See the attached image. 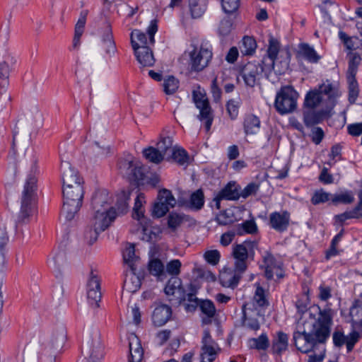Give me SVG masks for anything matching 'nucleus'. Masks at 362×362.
I'll return each mask as SVG.
<instances>
[{
  "instance_id": "nucleus-1",
  "label": "nucleus",
  "mask_w": 362,
  "mask_h": 362,
  "mask_svg": "<svg viewBox=\"0 0 362 362\" xmlns=\"http://www.w3.org/2000/svg\"><path fill=\"white\" fill-rule=\"evenodd\" d=\"M339 96L337 87L328 80L319 86L317 89L308 92L305 98L307 108L303 112L305 124L313 127L329 116Z\"/></svg>"
},
{
  "instance_id": "nucleus-2",
  "label": "nucleus",
  "mask_w": 362,
  "mask_h": 362,
  "mask_svg": "<svg viewBox=\"0 0 362 362\" xmlns=\"http://www.w3.org/2000/svg\"><path fill=\"white\" fill-rule=\"evenodd\" d=\"M333 315V310L327 308L320 310L317 320L310 318V321L303 322V329L300 327V322H298V330L293 337L296 348L301 352L308 353L317 343H323L329 336Z\"/></svg>"
},
{
  "instance_id": "nucleus-3",
  "label": "nucleus",
  "mask_w": 362,
  "mask_h": 362,
  "mask_svg": "<svg viewBox=\"0 0 362 362\" xmlns=\"http://www.w3.org/2000/svg\"><path fill=\"white\" fill-rule=\"evenodd\" d=\"M37 173L38 168L37 162L36 160H33L22 191L19 213V218L22 221L28 218L33 213L35 207L37 202Z\"/></svg>"
},
{
  "instance_id": "nucleus-4",
  "label": "nucleus",
  "mask_w": 362,
  "mask_h": 362,
  "mask_svg": "<svg viewBox=\"0 0 362 362\" xmlns=\"http://www.w3.org/2000/svg\"><path fill=\"white\" fill-rule=\"evenodd\" d=\"M64 204L61 216L66 221H71L82 206L83 188L82 185H75L74 187L63 189Z\"/></svg>"
},
{
  "instance_id": "nucleus-5",
  "label": "nucleus",
  "mask_w": 362,
  "mask_h": 362,
  "mask_svg": "<svg viewBox=\"0 0 362 362\" xmlns=\"http://www.w3.org/2000/svg\"><path fill=\"white\" fill-rule=\"evenodd\" d=\"M81 354V362H100L102 361L104 357V351L98 330H94L86 337Z\"/></svg>"
},
{
  "instance_id": "nucleus-6",
  "label": "nucleus",
  "mask_w": 362,
  "mask_h": 362,
  "mask_svg": "<svg viewBox=\"0 0 362 362\" xmlns=\"http://www.w3.org/2000/svg\"><path fill=\"white\" fill-rule=\"evenodd\" d=\"M298 93L292 86L282 87L276 93L274 106L281 115L292 112L297 105Z\"/></svg>"
},
{
  "instance_id": "nucleus-7",
  "label": "nucleus",
  "mask_w": 362,
  "mask_h": 362,
  "mask_svg": "<svg viewBox=\"0 0 362 362\" xmlns=\"http://www.w3.org/2000/svg\"><path fill=\"white\" fill-rule=\"evenodd\" d=\"M118 170L130 182H139L144 179V174L140 163L131 155L119 159Z\"/></svg>"
},
{
  "instance_id": "nucleus-8",
  "label": "nucleus",
  "mask_w": 362,
  "mask_h": 362,
  "mask_svg": "<svg viewBox=\"0 0 362 362\" xmlns=\"http://www.w3.org/2000/svg\"><path fill=\"white\" fill-rule=\"evenodd\" d=\"M264 72L268 73L262 62H249L242 67L240 75L245 85L252 88L259 84Z\"/></svg>"
},
{
  "instance_id": "nucleus-9",
  "label": "nucleus",
  "mask_w": 362,
  "mask_h": 362,
  "mask_svg": "<svg viewBox=\"0 0 362 362\" xmlns=\"http://www.w3.org/2000/svg\"><path fill=\"white\" fill-rule=\"evenodd\" d=\"M243 320V326L250 331L256 332L264 320V311L257 308L253 304H244L242 308Z\"/></svg>"
},
{
  "instance_id": "nucleus-10",
  "label": "nucleus",
  "mask_w": 362,
  "mask_h": 362,
  "mask_svg": "<svg viewBox=\"0 0 362 362\" xmlns=\"http://www.w3.org/2000/svg\"><path fill=\"white\" fill-rule=\"evenodd\" d=\"M211 49L206 45L194 47L189 52V65L192 70L195 71H202L206 67L212 58Z\"/></svg>"
},
{
  "instance_id": "nucleus-11",
  "label": "nucleus",
  "mask_w": 362,
  "mask_h": 362,
  "mask_svg": "<svg viewBox=\"0 0 362 362\" xmlns=\"http://www.w3.org/2000/svg\"><path fill=\"white\" fill-rule=\"evenodd\" d=\"M176 199L172 192L166 189L159 191L157 202L153 206L152 215L156 218L163 217L176 204Z\"/></svg>"
},
{
  "instance_id": "nucleus-12",
  "label": "nucleus",
  "mask_w": 362,
  "mask_h": 362,
  "mask_svg": "<svg viewBox=\"0 0 362 362\" xmlns=\"http://www.w3.org/2000/svg\"><path fill=\"white\" fill-rule=\"evenodd\" d=\"M193 100L197 108L199 110V119L205 122L206 129L209 131L211 129L214 116L206 95L199 91H193Z\"/></svg>"
},
{
  "instance_id": "nucleus-13",
  "label": "nucleus",
  "mask_w": 362,
  "mask_h": 362,
  "mask_svg": "<svg viewBox=\"0 0 362 362\" xmlns=\"http://www.w3.org/2000/svg\"><path fill=\"white\" fill-rule=\"evenodd\" d=\"M156 21H152L148 28V36L139 30H134L131 33V43L134 51L143 47H148L150 44L154 43V35L157 31Z\"/></svg>"
},
{
  "instance_id": "nucleus-14",
  "label": "nucleus",
  "mask_w": 362,
  "mask_h": 362,
  "mask_svg": "<svg viewBox=\"0 0 362 362\" xmlns=\"http://www.w3.org/2000/svg\"><path fill=\"white\" fill-rule=\"evenodd\" d=\"M87 299L90 306L96 308L101 299L100 279L97 272L91 271L87 282Z\"/></svg>"
},
{
  "instance_id": "nucleus-15",
  "label": "nucleus",
  "mask_w": 362,
  "mask_h": 362,
  "mask_svg": "<svg viewBox=\"0 0 362 362\" xmlns=\"http://www.w3.org/2000/svg\"><path fill=\"white\" fill-rule=\"evenodd\" d=\"M47 264L57 277L62 276L68 269L66 251L61 247L54 250L47 259Z\"/></svg>"
},
{
  "instance_id": "nucleus-16",
  "label": "nucleus",
  "mask_w": 362,
  "mask_h": 362,
  "mask_svg": "<svg viewBox=\"0 0 362 362\" xmlns=\"http://www.w3.org/2000/svg\"><path fill=\"white\" fill-rule=\"evenodd\" d=\"M281 266V262L276 261L270 252H264L262 256V264H260V267L264 269L267 279H273L274 276L278 279H281L284 276Z\"/></svg>"
},
{
  "instance_id": "nucleus-17",
  "label": "nucleus",
  "mask_w": 362,
  "mask_h": 362,
  "mask_svg": "<svg viewBox=\"0 0 362 362\" xmlns=\"http://www.w3.org/2000/svg\"><path fill=\"white\" fill-rule=\"evenodd\" d=\"M201 350V362H212L215 360L218 351V344L212 339L209 330L204 331Z\"/></svg>"
},
{
  "instance_id": "nucleus-18",
  "label": "nucleus",
  "mask_w": 362,
  "mask_h": 362,
  "mask_svg": "<svg viewBox=\"0 0 362 362\" xmlns=\"http://www.w3.org/2000/svg\"><path fill=\"white\" fill-rule=\"evenodd\" d=\"M164 292L170 300H175L177 303H181L186 299L182 280L177 276H173L168 281L164 288Z\"/></svg>"
},
{
  "instance_id": "nucleus-19",
  "label": "nucleus",
  "mask_w": 362,
  "mask_h": 362,
  "mask_svg": "<svg viewBox=\"0 0 362 362\" xmlns=\"http://www.w3.org/2000/svg\"><path fill=\"white\" fill-rule=\"evenodd\" d=\"M115 218V210L107 211L103 209V211H93L90 224L91 227L96 228V230L103 232L110 226Z\"/></svg>"
},
{
  "instance_id": "nucleus-20",
  "label": "nucleus",
  "mask_w": 362,
  "mask_h": 362,
  "mask_svg": "<svg viewBox=\"0 0 362 362\" xmlns=\"http://www.w3.org/2000/svg\"><path fill=\"white\" fill-rule=\"evenodd\" d=\"M62 173L63 189L71 187L75 185H82V180L78 176V172L71 167L68 161H62L61 164Z\"/></svg>"
},
{
  "instance_id": "nucleus-21",
  "label": "nucleus",
  "mask_w": 362,
  "mask_h": 362,
  "mask_svg": "<svg viewBox=\"0 0 362 362\" xmlns=\"http://www.w3.org/2000/svg\"><path fill=\"white\" fill-rule=\"evenodd\" d=\"M290 54L287 51H282L274 59L269 62L264 66L266 71L270 72L274 70L278 74H282L288 69Z\"/></svg>"
},
{
  "instance_id": "nucleus-22",
  "label": "nucleus",
  "mask_w": 362,
  "mask_h": 362,
  "mask_svg": "<svg viewBox=\"0 0 362 362\" xmlns=\"http://www.w3.org/2000/svg\"><path fill=\"white\" fill-rule=\"evenodd\" d=\"M15 62L16 60L9 53H6L0 59V94H2L8 86L10 67Z\"/></svg>"
},
{
  "instance_id": "nucleus-23",
  "label": "nucleus",
  "mask_w": 362,
  "mask_h": 362,
  "mask_svg": "<svg viewBox=\"0 0 362 362\" xmlns=\"http://www.w3.org/2000/svg\"><path fill=\"white\" fill-rule=\"evenodd\" d=\"M257 244L255 241H245L233 247V254L235 259H247L253 257Z\"/></svg>"
},
{
  "instance_id": "nucleus-24",
  "label": "nucleus",
  "mask_w": 362,
  "mask_h": 362,
  "mask_svg": "<svg viewBox=\"0 0 362 362\" xmlns=\"http://www.w3.org/2000/svg\"><path fill=\"white\" fill-rule=\"evenodd\" d=\"M91 206L93 211H103V209L107 211L115 210L110 206L108 193L106 190H98L92 197Z\"/></svg>"
},
{
  "instance_id": "nucleus-25",
  "label": "nucleus",
  "mask_w": 362,
  "mask_h": 362,
  "mask_svg": "<svg viewBox=\"0 0 362 362\" xmlns=\"http://www.w3.org/2000/svg\"><path fill=\"white\" fill-rule=\"evenodd\" d=\"M290 221V215L286 211L274 212L269 216V223L278 232L285 231Z\"/></svg>"
},
{
  "instance_id": "nucleus-26",
  "label": "nucleus",
  "mask_w": 362,
  "mask_h": 362,
  "mask_svg": "<svg viewBox=\"0 0 362 362\" xmlns=\"http://www.w3.org/2000/svg\"><path fill=\"white\" fill-rule=\"evenodd\" d=\"M172 315L171 308L165 304H158L152 314V320L155 325L163 326L170 318Z\"/></svg>"
},
{
  "instance_id": "nucleus-27",
  "label": "nucleus",
  "mask_w": 362,
  "mask_h": 362,
  "mask_svg": "<svg viewBox=\"0 0 362 362\" xmlns=\"http://www.w3.org/2000/svg\"><path fill=\"white\" fill-rule=\"evenodd\" d=\"M66 340V332L65 328L62 327L52 333L47 342V346L53 351H60L62 349Z\"/></svg>"
},
{
  "instance_id": "nucleus-28",
  "label": "nucleus",
  "mask_w": 362,
  "mask_h": 362,
  "mask_svg": "<svg viewBox=\"0 0 362 362\" xmlns=\"http://www.w3.org/2000/svg\"><path fill=\"white\" fill-rule=\"evenodd\" d=\"M128 339L130 352L129 361L141 362L144 356V350L139 337L134 334H130Z\"/></svg>"
},
{
  "instance_id": "nucleus-29",
  "label": "nucleus",
  "mask_w": 362,
  "mask_h": 362,
  "mask_svg": "<svg viewBox=\"0 0 362 362\" xmlns=\"http://www.w3.org/2000/svg\"><path fill=\"white\" fill-rule=\"evenodd\" d=\"M288 346V335L282 331L276 332L272 341V351L274 354L281 355Z\"/></svg>"
},
{
  "instance_id": "nucleus-30",
  "label": "nucleus",
  "mask_w": 362,
  "mask_h": 362,
  "mask_svg": "<svg viewBox=\"0 0 362 362\" xmlns=\"http://www.w3.org/2000/svg\"><path fill=\"white\" fill-rule=\"evenodd\" d=\"M142 227V240L147 242L156 241L159 235L161 233V230L159 227L153 226L149 220L145 219L139 222Z\"/></svg>"
},
{
  "instance_id": "nucleus-31",
  "label": "nucleus",
  "mask_w": 362,
  "mask_h": 362,
  "mask_svg": "<svg viewBox=\"0 0 362 362\" xmlns=\"http://www.w3.org/2000/svg\"><path fill=\"white\" fill-rule=\"evenodd\" d=\"M137 61L142 66H151L155 63L152 51L148 47H143L134 51Z\"/></svg>"
},
{
  "instance_id": "nucleus-32",
  "label": "nucleus",
  "mask_w": 362,
  "mask_h": 362,
  "mask_svg": "<svg viewBox=\"0 0 362 362\" xmlns=\"http://www.w3.org/2000/svg\"><path fill=\"white\" fill-rule=\"evenodd\" d=\"M101 40L107 54L110 57L114 55L116 52V46L110 25H107L105 32L103 33Z\"/></svg>"
},
{
  "instance_id": "nucleus-33",
  "label": "nucleus",
  "mask_w": 362,
  "mask_h": 362,
  "mask_svg": "<svg viewBox=\"0 0 362 362\" xmlns=\"http://www.w3.org/2000/svg\"><path fill=\"white\" fill-rule=\"evenodd\" d=\"M339 37L344 45L348 52H354V50L358 49L362 45V42L358 37L356 36H349L343 31L339 32Z\"/></svg>"
},
{
  "instance_id": "nucleus-34",
  "label": "nucleus",
  "mask_w": 362,
  "mask_h": 362,
  "mask_svg": "<svg viewBox=\"0 0 362 362\" xmlns=\"http://www.w3.org/2000/svg\"><path fill=\"white\" fill-rule=\"evenodd\" d=\"M146 204V198L144 194L139 193L136 195L133 208L132 216L139 222L146 219L144 217V204Z\"/></svg>"
},
{
  "instance_id": "nucleus-35",
  "label": "nucleus",
  "mask_w": 362,
  "mask_h": 362,
  "mask_svg": "<svg viewBox=\"0 0 362 362\" xmlns=\"http://www.w3.org/2000/svg\"><path fill=\"white\" fill-rule=\"evenodd\" d=\"M218 193L219 197L226 200H237L240 197L238 185L235 182H229Z\"/></svg>"
},
{
  "instance_id": "nucleus-36",
  "label": "nucleus",
  "mask_w": 362,
  "mask_h": 362,
  "mask_svg": "<svg viewBox=\"0 0 362 362\" xmlns=\"http://www.w3.org/2000/svg\"><path fill=\"white\" fill-rule=\"evenodd\" d=\"M148 271L150 274L157 278L159 281H163L166 274L163 262L158 259H153L148 263Z\"/></svg>"
},
{
  "instance_id": "nucleus-37",
  "label": "nucleus",
  "mask_w": 362,
  "mask_h": 362,
  "mask_svg": "<svg viewBox=\"0 0 362 362\" xmlns=\"http://www.w3.org/2000/svg\"><path fill=\"white\" fill-rule=\"evenodd\" d=\"M173 139L171 137L167 136L162 138L156 144V148L162 155L163 159L170 158V153L173 149Z\"/></svg>"
},
{
  "instance_id": "nucleus-38",
  "label": "nucleus",
  "mask_w": 362,
  "mask_h": 362,
  "mask_svg": "<svg viewBox=\"0 0 362 362\" xmlns=\"http://www.w3.org/2000/svg\"><path fill=\"white\" fill-rule=\"evenodd\" d=\"M27 122L32 126L39 127L42 124L43 116L37 106L31 107L26 114Z\"/></svg>"
},
{
  "instance_id": "nucleus-39",
  "label": "nucleus",
  "mask_w": 362,
  "mask_h": 362,
  "mask_svg": "<svg viewBox=\"0 0 362 362\" xmlns=\"http://www.w3.org/2000/svg\"><path fill=\"white\" fill-rule=\"evenodd\" d=\"M130 194V190H122L117 194L115 205L119 213L124 214L128 211Z\"/></svg>"
},
{
  "instance_id": "nucleus-40",
  "label": "nucleus",
  "mask_w": 362,
  "mask_h": 362,
  "mask_svg": "<svg viewBox=\"0 0 362 362\" xmlns=\"http://www.w3.org/2000/svg\"><path fill=\"white\" fill-rule=\"evenodd\" d=\"M139 257L135 254V248L133 244H127L123 251V259L124 262L128 264L132 272L136 269L134 264L138 260Z\"/></svg>"
},
{
  "instance_id": "nucleus-41",
  "label": "nucleus",
  "mask_w": 362,
  "mask_h": 362,
  "mask_svg": "<svg viewBox=\"0 0 362 362\" xmlns=\"http://www.w3.org/2000/svg\"><path fill=\"white\" fill-rule=\"evenodd\" d=\"M245 304H253L257 308H262L264 311V307L268 305V302L265 297L264 290L259 284H256V291L252 300Z\"/></svg>"
},
{
  "instance_id": "nucleus-42",
  "label": "nucleus",
  "mask_w": 362,
  "mask_h": 362,
  "mask_svg": "<svg viewBox=\"0 0 362 362\" xmlns=\"http://www.w3.org/2000/svg\"><path fill=\"white\" fill-rule=\"evenodd\" d=\"M260 128L259 118L253 115H248L244 121V129L246 134H255Z\"/></svg>"
},
{
  "instance_id": "nucleus-43",
  "label": "nucleus",
  "mask_w": 362,
  "mask_h": 362,
  "mask_svg": "<svg viewBox=\"0 0 362 362\" xmlns=\"http://www.w3.org/2000/svg\"><path fill=\"white\" fill-rule=\"evenodd\" d=\"M300 54L310 63H317L320 57L315 52L314 48L308 44H301L299 47Z\"/></svg>"
},
{
  "instance_id": "nucleus-44",
  "label": "nucleus",
  "mask_w": 362,
  "mask_h": 362,
  "mask_svg": "<svg viewBox=\"0 0 362 362\" xmlns=\"http://www.w3.org/2000/svg\"><path fill=\"white\" fill-rule=\"evenodd\" d=\"M279 42L273 37H270L269 40V47L267 49V55L262 59V64L264 65L269 62L275 59L279 55Z\"/></svg>"
},
{
  "instance_id": "nucleus-45",
  "label": "nucleus",
  "mask_w": 362,
  "mask_h": 362,
  "mask_svg": "<svg viewBox=\"0 0 362 362\" xmlns=\"http://www.w3.org/2000/svg\"><path fill=\"white\" fill-rule=\"evenodd\" d=\"M247 344L250 349L266 350L269 346V341L267 334L262 333L257 338L250 339L247 341Z\"/></svg>"
},
{
  "instance_id": "nucleus-46",
  "label": "nucleus",
  "mask_w": 362,
  "mask_h": 362,
  "mask_svg": "<svg viewBox=\"0 0 362 362\" xmlns=\"http://www.w3.org/2000/svg\"><path fill=\"white\" fill-rule=\"evenodd\" d=\"M347 57L349 59V67L346 76H356L358 71V67L361 62V57L360 54L356 52H348Z\"/></svg>"
},
{
  "instance_id": "nucleus-47",
  "label": "nucleus",
  "mask_w": 362,
  "mask_h": 362,
  "mask_svg": "<svg viewBox=\"0 0 362 362\" xmlns=\"http://www.w3.org/2000/svg\"><path fill=\"white\" fill-rule=\"evenodd\" d=\"M346 80L349 88V101L350 103L353 104L356 102L358 96V84L356 79V76H346Z\"/></svg>"
},
{
  "instance_id": "nucleus-48",
  "label": "nucleus",
  "mask_w": 362,
  "mask_h": 362,
  "mask_svg": "<svg viewBox=\"0 0 362 362\" xmlns=\"http://www.w3.org/2000/svg\"><path fill=\"white\" fill-rule=\"evenodd\" d=\"M189 11L193 18L202 17L206 11L204 0H189Z\"/></svg>"
},
{
  "instance_id": "nucleus-49",
  "label": "nucleus",
  "mask_w": 362,
  "mask_h": 362,
  "mask_svg": "<svg viewBox=\"0 0 362 362\" xmlns=\"http://www.w3.org/2000/svg\"><path fill=\"white\" fill-rule=\"evenodd\" d=\"M188 221V216L183 214L171 213L168 216V226L173 230H175L183 223Z\"/></svg>"
},
{
  "instance_id": "nucleus-50",
  "label": "nucleus",
  "mask_w": 362,
  "mask_h": 362,
  "mask_svg": "<svg viewBox=\"0 0 362 362\" xmlns=\"http://www.w3.org/2000/svg\"><path fill=\"white\" fill-rule=\"evenodd\" d=\"M204 204V193L201 189L193 192L190 196L189 208L192 210H200Z\"/></svg>"
},
{
  "instance_id": "nucleus-51",
  "label": "nucleus",
  "mask_w": 362,
  "mask_h": 362,
  "mask_svg": "<svg viewBox=\"0 0 362 362\" xmlns=\"http://www.w3.org/2000/svg\"><path fill=\"white\" fill-rule=\"evenodd\" d=\"M220 278L223 286L233 288L238 285L240 275L236 273L223 272L221 274Z\"/></svg>"
},
{
  "instance_id": "nucleus-52",
  "label": "nucleus",
  "mask_w": 362,
  "mask_h": 362,
  "mask_svg": "<svg viewBox=\"0 0 362 362\" xmlns=\"http://www.w3.org/2000/svg\"><path fill=\"white\" fill-rule=\"evenodd\" d=\"M163 91L167 95L175 93L179 88V81L173 76L165 78L163 83Z\"/></svg>"
},
{
  "instance_id": "nucleus-53",
  "label": "nucleus",
  "mask_w": 362,
  "mask_h": 362,
  "mask_svg": "<svg viewBox=\"0 0 362 362\" xmlns=\"http://www.w3.org/2000/svg\"><path fill=\"white\" fill-rule=\"evenodd\" d=\"M170 158H173L176 163L181 165H186L189 163L187 153L183 148L178 147L173 148L170 153Z\"/></svg>"
},
{
  "instance_id": "nucleus-54",
  "label": "nucleus",
  "mask_w": 362,
  "mask_h": 362,
  "mask_svg": "<svg viewBox=\"0 0 362 362\" xmlns=\"http://www.w3.org/2000/svg\"><path fill=\"white\" fill-rule=\"evenodd\" d=\"M141 286V281L139 278L134 274H130L124 281V287L125 289L131 293L136 292Z\"/></svg>"
},
{
  "instance_id": "nucleus-55",
  "label": "nucleus",
  "mask_w": 362,
  "mask_h": 362,
  "mask_svg": "<svg viewBox=\"0 0 362 362\" xmlns=\"http://www.w3.org/2000/svg\"><path fill=\"white\" fill-rule=\"evenodd\" d=\"M257 230V227L254 220L245 221L237 226V233L239 235L244 233L252 234L255 233Z\"/></svg>"
},
{
  "instance_id": "nucleus-56",
  "label": "nucleus",
  "mask_w": 362,
  "mask_h": 362,
  "mask_svg": "<svg viewBox=\"0 0 362 362\" xmlns=\"http://www.w3.org/2000/svg\"><path fill=\"white\" fill-rule=\"evenodd\" d=\"M144 156L151 162L159 163L163 158L155 147H148L143 151Z\"/></svg>"
},
{
  "instance_id": "nucleus-57",
  "label": "nucleus",
  "mask_w": 362,
  "mask_h": 362,
  "mask_svg": "<svg viewBox=\"0 0 362 362\" xmlns=\"http://www.w3.org/2000/svg\"><path fill=\"white\" fill-rule=\"evenodd\" d=\"M256 47V42L252 37L248 36L243 37V47H241V52L243 54H252L255 51Z\"/></svg>"
},
{
  "instance_id": "nucleus-58",
  "label": "nucleus",
  "mask_w": 362,
  "mask_h": 362,
  "mask_svg": "<svg viewBox=\"0 0 362 362\" xmlns=\"http://www.w3.org/2000/svg\"><path fill=\"white\" fill-rule=\"evenodd\" d=\"M354 201V197L351 192H344L338 194H334L332 197V202L334 204H351Z\"/></svg>"
},
{
  "instance_id": "nucleus-59",
  "label": "nucleus",
  "mask_w": 362,
  "mask_h": 362,
  "mask_svg": "<svg viewBox=\"0 0 362 362\" xmlns=\"http://www.w3.org/2000/svg\"><path fill=\"white\" fill-rule=\"evenodd\" d=\"M223 11L227 14L235 13L240 6V0H222Z\"/></svg>"
},
{
  "instance_id": "nucleus-60",
  "label": "nucleus",
  "mask_w": 362,
  "mask_h": 362,
  "mask_svg": "<svg viewBox=\"0 0 362 362\" xmlns=\"http://www.w3.org/2000/svg\"><path fill=\"white\" fill-rule=\"evenodd\" d=\"M199 308L202 312L209 317H212L215 315L216 308L213 302L211 300H202L199 303Z\"/></svg>"
},
{
  "instance_id": "nucleus-61",
  "label": "nucleus",
  "mask_w": 362,
  "mask_h": 362,
  "mask_svg": "<svg viewBox=\"0 0 362 362\" xmlns=\"http://www.w3.org/2000/svg\"><path fill=\"white\" fill-rule=\"evenodd\" d=\"M191 287V292L186 294V299L188 302H189V304L186 305V310L187 311H192L194 310L197 305L198 303V298L196 297V291L195 289L193 288L192 285H190Z\"/></svg>"
},
{
  "instance_id": "nucleus-62",
  "label": "nucleus",
  "mask_w": 362,
  "mask_h": 362,
  "mask_svg": "<svg viewBox=\"0 0 362 362\" xmlns=\"http://www.w3.org/2000/svg\"><path fill=\"white\" fill-rule=\"evenodd\" d=\"M361 217V214L358 212L356 206L351 211H345L341 214L337 215L335 218L340 223L344 222L347 219L358 218Z\"/></svg>"
},
{
  "instance_id": "nucleus-63",
  "label": "nucleus",
  "mask_w": 362,
  "mask_h": 362,
  "mask_svg": "<svg viewBox=\"0 0 362 362\" xmlns=\"http://www.w3.org/2000/svg\"><path fill=\"white\" fill-rule=\"evenodd\" d=\"M350 315L354 324L360 323L362 325V307L358 305H354L350 308Z\"/></svg>"
},
{
  "instance_id": "nucleus-64",
  "label": "nucleus",
  "mask_w": 362,
  "mask_h": 362,
  "mask_svg": "<svg viewBox=\"0 0 362 362\" xmlns=\"http://www.w3.org/2000/svg\"><path fill=\"white\" fill-rule=\"evenodd\" d=\"M100 233L101 232L98 230H96V228L91 227L90 225L84 233V238L87 243L92 245L93 243H95L98 239Z\"/></svg>"
}]
</instances>
